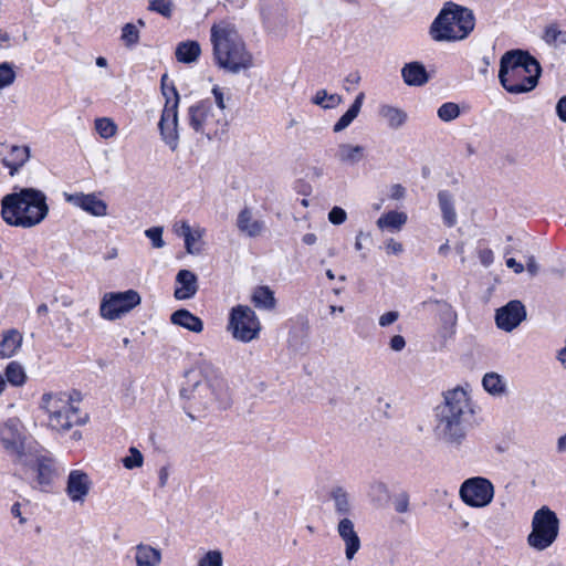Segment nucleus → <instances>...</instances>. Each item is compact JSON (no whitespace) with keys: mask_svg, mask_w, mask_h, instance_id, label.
Returning <instances> with one entry per match:
<instances>
[{"mask_svg":"<svg viewBox=\"0 0 566 566\" xmlns=\"http://www.w3.org/2000/svg\"><path fill=\"white\" fill-rule=\"evenodd\" d=\"M95 130L102 138L108 139L116 135L117 126L113 119L101 117L95 119Z\"/></svg>","mask_w":566,"mask_h":566,"instance_id":"obj_40","label":"nucleus"},{"mask_svg":"<svg viewBox=\"0 0 566 566\" xmlns=\"http://www.w3.org/2000/svg\"><path fill=\"white\" fill-rule=\"evenodd\" d=\"M48 213L46 196L35 188H22L1 200L2 219L13 227L32 228L41 223Z\"/></svg>","mask_w":566,"mask_h":566,"instance_id":"obj_3","label":"nucleus"},{"mask_svg":"<svg viewBox=\"0 0 566 566\" xmlns=\"http://www.w3.org/2000/svg\"><path fill=\"white\" fill-rule=\"evenodd\" d=\"M364 99H365V94L363 92H360L356 96L354 103L345 112V114H343L340 116V118L334 124V126H333V132L334 133L343 132L344 129H346L354 122V119L360 113Z\"/></svg>","mask_w":566,"mask_h":566,"instance_id":"obj_29","label":"nucleus"},{"mask_svg":"<svg viewBox=\"0 0 566 566\" xmlns=\"http://www.w3.org/2000/svg\"><path fill=\"white\" fill-rule=\"evenodd\" d=\"M136 566H159L161 552L151 545L140 543L135 547Z\"/></svg>","mask_w":566,"mask_h":566,"instance_id":"obj_26","label":"nucleus"},{"mask_svg":"<svg viewBox=\"0 0 566 566\" xmlns=\"http://www.w3.org/2000/svg\"><path fill=\"white\" fill-rule=\"evenodd\" d=\"M147 9L169 19L172 15L174 3L171 0H150Z\"/></svg>","mask_w":566,"mask_h":566,"instance_id":"obj_41","label":"nucleus"},{"mask_svg":"<svg viewBox=\"0 0 566 566\" xmlns=\"http://www.w3.org/2000/svg\"><path fill=\"white\" fill-rule=\"evenodd\" d=\"M235 224L238 230L249 238L260 237L265 230L264 221L255 218L248 207L239 212Z\"/></svg>","mask_w":566,"mask_h":566,"instance_id":"obj_21","label":"nucleus"},{"mask_svg":"<svg viewBox=\"0 0 566 566\" xmlns=\"http://www.w3.org/2000/svg\"><path fill=\"white\" fill-rule=\"evenodd\" d=\"M20 503H14L11 507V514L19 518V522L21 524H24L27 522V520L22 516V513H21V509H20Z\"/></svg>","mask_w":566,"mask_h":566,"instance_id":"obj_63","label":"nucleus"},{"mask_svg":"<svg viewBox=\"0 0 566 566\" xmlns=\"http://www.w3.org/2000/svg\"><path fill=\"white\" fill-rule=\"evenodd\" d=\"M22 337L15 329H10L4 333L0 343V355L3 358L13 356L17 349L21 346Z\"/></svg>","mask_w":566,"mask_h":566,"instance_id":"obj_34","label":"nucleus"},{"mask_svg":"<svg viewBox=\"0 0 566 566\" xmlns=\"http://www.w3.org/2000/svg\"><path fill=\"white\" fill-rule=\"evenodd\" d=\"M223 557L219 549L208 551L198 560V566H222Z\"/></svg>","mask_w":566,"mask_h":566,"instance_id":"obj_45","label":"nucleus"},{"mask_svg":"<svg viewBox=\"0 0 566 566\" xmlns=\"http://www.w3.org/2000/svg\"><path fill=\"white\" fill-rule=\"evenodd\" d=\"M398 318H399V313L397 311H389L379 317V325L381 327L389 326V325L394 324Z\"/></svg>","mask_w":566,"mask_h":566,"instance_id":"obj_52","label":"nucleus"},{"mask_svg":"<svg viewBox=\"0 0 566 566\" xmlns=\"http://www.w3.org/2000/svg\"><path fill=\"white\" fill-rule=\"evenodd\" d=\"M390 348L395 352H401L406 347V340L401 335H395L390 339Z\"/></svg>","mask_w":566,"mask_h":566,"instance_id":"obj_57","label":"nucleus"},{"mask_svg":"<svg viewBox=\"0 0 566 566\" xmlns=\"http://www.w3.org/2000/svg\"><path fill=\"white\" fill-rule=\"evenodd\" d=\"M92 485L93 482L86 472L72 470L66 480L65 492L72 502L82 504L90 494Z\"/></svg>","mask_w":566,"mask_h":566,"instance_id":"obj_17","label":"nucleus"},{"mask_svg":"<svg viewBox=\"0 0 566 566\" xmlns=\"http://www.w3.org/2000/svg\"><path fill=\"white\" fill-rule=\"evenodd\" d=\"M0 443L3 449L17 458H22L25 452V436L19 418H9L0 422Z\"/></svg>","mask_w":566,"mask_h":566,"instance_id":"obj_13","label":"nucleus"},{"mask_svg":"<svg viewBox=\"0 0 566 566\" xmlns=\"http://www.w3.org/2000/svg\"><path fill=\"white\" fill-rule=\"evenodd\" d=\"M557 450H558V452H565L566 451V434H564V436L558 438Z\"/></svg>","mask_w":566,"mask_h":566,"instance_id":"obj_64","label":"nucleus"},{"mask_svg":"<svg viewBox=\"0 0 566 566\" xmlns=\"http://www.w3.org/2000/svg\"><path fill=\"white\" fill-rule=\"evenodd\" d=\"M480 262L484 266H490L493 263L494 256L491 249H481L478 252Z\"/></svg>","mask_w":566,"mask_h":566,"instance_id":"obj_54","label":"nucleus"},{"mask_svg":"<svg viewBox=\"0 0 566 566\" xmlns=\"http://www.w3.org/2000/svg\"><path fill=\"white\" fill-rule=\"evenodd\" d=\"M542 73L539 62L524 50L505 52L500 61L499 80L511 94H522L534 90Z\"/></svg>","mask_w":566,"mask_h":566,"instance_id":"obj_4","label":"nucleus"},{"mask_svg":"<svg viewBox=\"0 0 566 566\" xmlns=\"http://www.w3.org/2000/svg\"><path fill=\"white\" fill-rule=\"evenodd\" d=\"M212 95L214 97V102L217 105V108H214V111H221L222 113H224V109L227 108L226 102L229 99V96H226L223 88L219 87L218 85L213 86Z\"/></svg>","mask_w":566,"mask_h":566,"instance_id":"obj_50","label":"nucleus"},{"mask_svg":"<svg viewBox=\"0 0 566 566\" xmlns=\"http://www.w3.org/2000/svg\"><path fill=\"white\" fill-rule=\"evenodd\" d=\"M170 322L192 333H201L203 331L202 319L186 308L175 311L170 316Z\"/></svg>","mask_w":566,"mask_h":566,"instance_id":"obj_25","label":"nucleus"},{"mask_svg":"<svg viewBox=\"0 0 566 566\" xmlns=\"http://www.w3.org/2000/svg\"><path fill=\"white\" fill-rule=\"evenodd\" d=\"M556 113L558 118L566 123V96H563L558 99L556 104Z\"/></svg>","mask_w":566,"mask_h":566,"instance_id":"obj_59","label":"nucleus"},{"mask_svg":"<svg viewBox=\"0 0 566 566\" xmlns=\"http://www.w3.org/2000/svg\"><path fill=\"white\" fill-rule=\"evenodd\" d=\"M160 84H161V92H163L164 96L166 97V99L167 98H172L171 86L175 87V85H174L172 82L168 83V75L167 74H164L161 76Z\"/></svg>","mask_w":566,"mask_h":566,"instance_id":"obj_56","label":"nucleus"},{"mask_svg":"<svg viewBox=\"0 0 566 566\" xmlns=\"http://www.w3.org/2000/svg\"><path fill=\"white\" fill-rule=\"evenodd\" d=\"M493 485L484 478H471L464 481L460 488L462 501L473 507L488 505L493 499Z\"/></svg>","mask_w":566,"mask_h":566,"instance_id":"obj_14","label":"nucleus"},{"mask_svg":"<svg viewBox=\"0 0 566 566\" xmlns=\"http://www.w3.org/2000/svg\"><path fill=\"white\" fill-rule=\"evenodd\" d=\"M506 266L513 269L515 273H522L524 271L523 264L518 263L513 258L506 260Z\"/></svg>","mask_w":566,"mask_h":566,"instance_id":"obj_61","label":"nucleus"},{"mask_svg":"<svg viewBox=\"0 0 566 566\" xmlns=\"http://www.w3.org/2000/svg\"><path fill=\"white\" fill-rule=\"evenodd\" d=\"M40 408L48 416V427L59 433L66 432L74 426L84 424L87 420V415H81L80 409L64 392L43 394Z\"/></svg>","mask_w":566,"mask_h":566,"instance_id":"obj_7","label":"nucleus"},{"mask_svg":"<svg viewBox=\"0 0 566 566\" xmlns=\"http://www.w3.org/2000/svg\"><path fill=\"white\" fill-rule=\"evenodd\" d=\"M437 114L441 120L451 122V120L458 118L460 116L461 112H460V107L458 104L448 102V103L442 104L438 108Z\"/></svg>","mask_w":566,"mask_h":566,"instance_id":"obj_42","label":"nucleus"},{"mask_svg":"<svg viewBox=\"0 0 566 566\" xmlns=\"http://www.w3.org/2000/svg\"><path fill=\"white\" fill-rule=\"evenodd\" d=\"M211 42L213 56L219 67L231 73H239L252 65V56L232 24L226 22L213 24Z\"/></svg>","mask_w":566,"mask_h":566,"instance_id":"obj_5","label":"nucleus"},{"mask_svg":"<svg viewBox=\"0 0 566 566\" xmlns=\"http://www.w3.org/2000/svg\"><path fill=\"white\" fill-rule=\"evenodd\" d=\"M130 455L123 459V464L126 469L139 468L143 465V454L134 447L129 449Z\"/></svg>","mask_w":566,"mask_h":566,"instance_id":"obj_48","label":"nucleus"},{"mask_svg":"<svg viewBox=\"0 0 566 566\" xmlns=\"http://www.w3.org/2000/svg\"><path fill=\"white\" fill-rule=\"evenodd\" d=\"M556 359L566 369V336L564 340V346L556 354Z\"/></svg>","mask_w":566,"mask_h":566,"instance_id":"obj_62","label":"nucleus"},{"mask_svg":"<svg viewBox=\"0 0 566 566\" xmlns=\"http://www.w3.org/2000/svg\"><path fill=\"white\" fill-rule=\"evenodd\" d=\"M6 378L13 386H21L25 382L27 376L19 363L11 361L6 368Z\"/></svg>","mask_w":566,"mask_h":566,"instance_id":"obj_39","label":"nucleus"},{"mask_svg":"<svg viewBox=\"0 0 566 566\" xmlns=\"http://www.w3.org/2000/svg\"><path fill=\"white\" fill-rule=\"evenodd\" d=\"M483 388L493 396H501L506 392V384L502 376L496 373H488L482 379Z\"/></svg>","mask_w":566,"mask_h":566,"instance_id":"obj_36","label":"nucleus"},{"mask_svg":"<svg viewBox=\"0 0 566 566\" xmlns=\"http://www.w3.org/2000/svg\"><path fill=\"white\" fill-rule=\"evenodd\" d=\"M252 302L255 307L271 311L275 307L276 301L273 291L268 286H259L252 294Z\"/></svg>","mask_w":566,"mask_h":566,"instance_id":"obj_35","label":"nucleus"},{"mask_svg":"<svg viewBox=\"0 0 566 566\" xmlns=\"http://www.w3.org/2000/svg\"><path fill=\"white\" fill-rule=\"evenodd\" d=\"M527 313L524 304L518 300H512L495 312V324L504 332H512L526 319Z\"/></svg>","mask_w":566,"mask_h":566,"instance_id":"obj_15","label":"nucleus"},{"mask_svg":"<svg viewBox=\"0 0 566 566\" xmlns=\"http://www.w3.org/2000/svg\"><path fill=\"white\" fill-rule=\"evenodd\" d=\"M365 157V148L360 145L342 143L337 146L336 158L345 165H356Z\"/></svg>","mask_w":566,"mask_h":566,"instance_id":"obj_27","label":"nucleus"},{"mask_svg":"<svg viewBox=\"0 0 566 566\" xmlns=\"http://www.w3.org/2000/svg\"><path fill=\"white\" fill-rule=\"evenodd\" d=\"M188 119L193 130L205 135L209 140L220 137L228 128L226 114L214 111L208 101H201L190 106Z\"/></svg>","mask_w":566,"mask_h":566,"instance_id":"obj_8","label":"nucleus"},{"mask_svg":"<svg viewBox=\"0 0 566 566\" xmlns=\"http://www.w3.org/2000/svg\"><path fill=\"white\" fill-rule=\"evenodd\" d=\"M172 231L177 237L184 239L185 249L188 254L197 255L202 251L201 240L206 234V229L196 224L193 227L187 220H180L174 223Z\"/></svg>","mask_w":566,"mask_h":566,"instance_id":"obj_16","label":"nucleus"},{"mask_svg":"<svg viewBox=\"0 0 566 566\" xmlns=\"http://www.w3.org/2000/svg\"><path fill=\"white\" fill-rule=\"evenodd\" d=\"M122 41L127 48H132L139 42V31L137 27L133 23H126L122 28Z\"/></svg>","mask_w":566,"mask_h":566,"instance_id":"obj_43","label":"nucleus"},{"mask_svg":"<svg viewBox=\"0 0 566 566\" xmlns=\"http://www.w3.org/2000/svg\"><path fill=\"white\" fill-rule=\"evenodd\" d=\"M261 323L255 312L248 305L231 308L227 329L241 343H250L260 337Z\"/></svg>","mask_w":566,"mask_h":566,"instance_id":"obj_10","label":"nucleus"},{"mask_svg":"<svg viewBox=\"0 0 566 566\" xmlns=\"http://www.w3.org/2000/svg\"><path fill=\"white\" fill-rule=\"evenodd\" d=\"M408 216L403 211L391 210L381 214L376 226L381 231H388L391 233L399 232L407 223Z\"/></svg>","mask_w":566,"mask_h":566,"instance_id":"obj_24","label":"nucleus"},{"mask_svg":"<svg viewBox=\"0 0 566 566\" xmlns=\"http://www.w3.org/2000/svg\"><path fill=\"white\" fill-rule=\"evenodd\" d=\"M331 499L334 502V510L342 517H349L352 503L348 492L343 486H335L331 491Z\"/></svg>","mask_w":566,"mask_h":566,"instance_id":"obj_31","label":"nucleus"},{"mask_svg":"<svg viewBox=\"0 0 566 566\" xmlns=\"http://www.w3.org/2000/svg\"><path fill=\"white\" fill-rule=\"evenodd\" d=\"M337 534L344 542L346 559L352 560L361 547L354 522L349 517H342L337 524Z\"/></svg>","mask_w":566,"mask_h":566,"instance_id":"obj_20","label":"nucleus"},{"mask_svg":"<svg viewBox=\"0 0 566 566\" xmlns=\"http://www.w3.org/2000/svg\"><path fill=\"white\" fill-rule=\"evenodd\" d=\"M542 40L552 48H558L566 44V31H563L558 22H551L545 25Z\"/></svg>","mask_w":566,"mask_h":566,"instance_id":"obj_32","label":"nucleus"},{"mask_svg":"<svg viewBox=\"0 0 566 566\" xmlns=\"http://www.w3.org/2000/svg\"><path fill=\"white\" fill-rule=\"evenodd\" d=\"M175 298L179 301L192 298L198 291V277L189 270H180L176 275Z\"/></svg>","mask_w":566,"mask_h":566,"instance_id":"obj_22","label":"nucleus"},{"mask_svg":"<svg viewBox=\"0 0 566 566\" xmlns=\"http://www.w3.org/2000/svg\"><path fill=\"white\" fill-rule=\"evenodd\" d=\"M370 491L373 494H377L380 496H387L388 495V486L381 482L376 481L370 484Z\"/></svg>","mask_w":566,"mask_h":566,"instance_id":"obj_55","label":"nucleus"},{"mask_svg":"<svg viewBox=\"0 0 566 566\" xmlns=\"http://www.w3.org/2000/svg\"><path fill=\"white\" fill-rule=\"evenodd\" d=\"M200 45L196 41L181 42L176 48V59L181 63H192L200 55Z\"/></svg>","mask_w":566,"mask_h":566,"instance_id":"obj_33","label":"nucleus"},{"mask_svg":"<svg viewBox=\"0 0 566 566\" xmlns=\"http://www.w3.org/2000/svg\"><path fill=\"white\" fill-rule=\"evenodd\" d=\"M1 164L14 176L29 160L30 147L24 145H2Z\"/></svg>","mask_w":566,"mask_h":566,"instance_id":"obj_19","label":"nucleus"},{"mask_svg":"<svg viewBox=\"0 0 566 566\" xmlns=\"http://www.w3.org/2000/svg\"><path fill=\"white\" fill-rule=\"evenodd\" d=\"M558 532L559 520L556 513L548 506H542L533 515L527 544L536 551H544L556 541Z\"/></svg>","mask_w":566,"mask_h":566,"instance_id":"obj_9","label":"nucleus"},{"mask_svg":"<svg viewBox=\"0 0 566 566\" xmlns=\"http://www.w3.org/2000/svg\"><path fill=\"white\" fill-rule=\"evenodd\" d=\"M432 303L439 306L440 318L446 324L454 325L457 322V314L452 306L444 301L434 300Z\"/></svg>","mask_w":566,"mask_h":566,"instance_id":"obj_44","label":"nucleus"},{"mask_svg":"<svg viewBox=\"0 0 566 566\" xmlns=\"http://www.w3.org/2000/svg\"><path fill=\"white\" fill-rule=\"evenodd\" d=\"M394 507L398 513H407L409 511V494L405 491L398 493L394 499Z\"/></svg>","mask_w":566,"mask_h":566,"instance_id":"obj_49","label":"nucleus"},{"mask_svg":"<svg viewBox=\"0 0 566 566\" xmlns=\"http://www.w3.org/2000/svg\"><path fill=\"white\" fill-rule=\"evenodd\" d=\"M385 249L388 254H400L402 252V244L390 238L385 242Z\"/></svg>","mask_w":566,"mask_h":566,"instance_id":"obj_53","label":"nucleus"},{"mask_svg":"<svg viewBox=\"0 0 566 566\" xmlns=\"http://www.w3.org/2000/svg\"><path fill=\"white\" fill-rule=\"evenodd\" d=\"M526 269L532 276H535L538 273V264L533 255L528 256Z\"/></svg>","mask_w":566,"mask_h":566,"instance_id":"obj_60","label":"nucleus"},{"mask_svg":"<svg viewBox=\"0 0 566 566\" xmlns=\"http://www.w3.org/2000/svg\"><path fill=\"white\" fill-rule=\"evenodd\" d=\"M140 302V295L135 290L107 292L102 297L99 315L107 321H115L129 313Z\"/></svg>","mask_w":566,"mask_h":566,"instance_id":"obj_11","label":"nucleus"},{"mask_svg":"<svg viewBox=\"0 0 566 566\" xmlns=\"http://www.w3.org/2000/svg\"><path fill=\"white\" fill-rule=\"evenodd\" d=\"M186 384L180 396L196 410H206L213 402H227L228 384L221 371L209 360L201 359L186 373Z\"/></svg>","mask_w":566,"mask_h":566,"instance_id":"obj_1","label":"nucleus"},{"mask_svg":"<svg viewBox=\"0 0 566 566\" xmlns=\"http://www.w3.org/2000/svg\"><path fill=\"white\" fill-rule=\"evenodd\" d=\"M340 95L334 93L328 94L326 90H318L312 98L314 105L321 106L324 109L335 108L342 103Z\"/></svg>","mask_w":566,"mask_h":566,"instance_id":"obj_38","label":"nucleus"},{"mask_svg":"<svg viewBox=\"0 0 566 566\" xmlns=\"http://www.w3.org/2000/svg\"><path fill=\"white\" fill-rule=\"evenodd\" d=\"M36 481L40 485H48L53 480L54 468L50 459H38L34 465Z\"/></svg>","mask_w":566,"mask_h":566,"instance_id":"obj_37","label":"nucleus"},{"mask_svg":"<svg viewBox=\"0 0 566 566\" xmlns=\"http://www.w3.org/2000/svg\"><path fill=\"white\" fill-rule=\"evenodd\" d=\"M436 408V439L448 447L459 448L467 438V415L472 412L468 392L458 387L443 394Z\"/></svg>","mask_w":566,"mask_h":566,"instance_id":"obj_2","label":"nucleus"},{"mask_svg":"<svg viewBox=\"0 0 566 566\" xmlns=\"http://www.w3.org/2000/svg\"><path fill=\"white\" fill-rule=\"evenodd\" d=\"M403 82L409 86H422L429 81V74L420 62L406 63L401 69Z\"/></svg>","mask_w":566,"mask_h":566,"instance_id":"obj_23","label":"nucleus"},{"mask_svg":"<svg viewBox=\"0 0 566 566\" xmlns=\"http://www.w3.org/2000/svg\"><path fill=\"white\" fill-rule=\"evenodd\" d=\"M438 201L443 223L449 228L453 227L457 223L453 196L447 190H440L438 192Z\"/></svg>","mask_w":566,"mask_h":566,"instance_id":"obj_28","label":"nucleus"},{"mask_svg":"<svg viewBox=\"0 0 566 566\" xmlns=\"http://www.w3.org/2000/svg\"><path fill=\"white\" fill-rule=\"evenodd\" d=\"M163 227H151L145 230V235L151 241V245L155 249H161L165 247V241L163 239Z\"/></svg>","mask_w":566,"mask_h":566,"instance_id":"obj_47","label":"nucleus"},{"mask_svg":"<svg viewBox=\"0 0 566 566\" xmlns=\"http://www.w3.org/2000/svg\"><path fill=\"white\" fill-rule=\"evenodd\" d=\"M328 220L333 224H342L346 220V212L339 207H334L328 213Z\"/></svg>","mask_w":566,"mask_h":566,"instance_id":"obj_51","label":"nucleus"},{"mask_svg":"<svg viewBox=\"0 0 566 566\" xmlns=\"http://www.w3.org/2000/svg\"><path fill=\"white\" fill-rule=\"evenodd\" d=\"M406 195V189L400 184H395L390 187V198L394 200L402 199Z\"/></svg>","mask_w":566,"mask_h":566,"instance_id":"obj_58","label":"nucleus"},{"mask_svg":"<svg viewBox=\"0 0 566 566\" xmlns=\"http://www.w3.org/2000/svg\"><path fill=\"white\" fill-rule=\"evenodd\" d=\"M64 199L66 202L77 208H81L83 211L94 217H105L107 214V203L104 200L99 199L97 195L94 192H64Z\"/></svg>","mask_w":566,"mask_h":566,"instance_id":"obj_18","label":"nucleus"},{"mask_svg":"<svg viewBox=\"0 0 566 566\" xmlns=\"http://www.w3.org/2000/svg\"><path fill=\"white\" fill-rule=\"evenodd\" d=\"M172 98H167L158 124L160 136L164 143L175 151L179 144L178 134V105L179 94L176 87L171 86Z\"/></svg>","mask_w":566,"mask_h":566,"instance_id":"obj_12","label":"nucleus"},{"mask_svg":"<svg viewBox=\"0 0 566 566\" xmlns=\"http://www.w3.org/2000/svg\"><path fill=\"white\" fill-rule=\"evenodd\" d=\"M15 72L8 62L0 64V91L10 86L15 80Z\"/></svg>","mask_w":566,"mask_h":566,"instance_id":"obj_46","label":"nucleus"},{"mask_svg":"<svg viewBox=\"0 0 566 566\" xmlns=\"http://www.w3.org/2000/svg\"><path fill=\"white\" fill-rule=\"evenodd\" d=\"M474 27L473 11L450 1L431 23L429 34L437 42H455L467 39Z\"/></svg>","mask_w":566,"mask_h":566,"instance_id":"obj_6","label":"nucleus"},{"mask_svg":"<svg viewBox=\"0 0 566 566\" xmlns=\"http://www.w3.org/2000/svg\"><path fill=\"white\" fill-rule=\"evenodd\" d=\"M379 115L386 120L388 127L392 129L402 127L408 119V115L403 109L391 105H381L379 107Z\"/></svg>","mask_w":566,"mask_h":566,"instance_id":"obj_30","label":"nucleus"}]
</instances>
